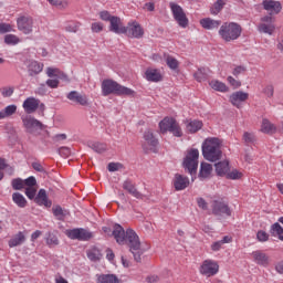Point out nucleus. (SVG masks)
Here are the masks:
<instances>
[{
    "instance_id": "obj_35",
    "label": "nucleus",
    "mask_w": 283,
    "mask_h": 283,
    "mask_svg": "<svg viewBox=\"0 0 283 283\" xmlns=\"http://www.w3.org/2000/svg\"><path fill=\"white\" fill-rule=\"evenodd\" d=\"M209 85L216 92H229L228 85L218 80L210 81Z\"/></svg>"
},
{
    "instance_id": "obj_34",
    "label": "nucleus",
    "mask_w": 283,
    "mask_h": 283,
    "mask_svg": "<svg viewBox=\"0 0 283 283\" xmlns=\"http://www.w3.org/2000/svg\"><path fill=\"white\" fill-rule=\"evenodd\" d=\"M86 255L91 262H98L101 261V258H103V253H101L98 248H92L87 250Z\"/></svg>"
},
{
    "instance_id": "obj_58",
    "label": "nucleus",
    "mask_w": 283,
    "mask_h": 283,
    "mask_svg": "<svg viewBox=\"0 0 283 283\" xmlns=\"http://www.w3.org/2000/svg\"><path fill=\"white\" fill-rule=\"evenodd\" d=\"M228 82L230 83V85H232V87H234V90H238V87L242 86V82L233 78V76H228Z\"/></svg>"
},
{
    "instance_id": "obj_46",
    "label": "nucleus",
    "mask_w": 283,
    "mask_h": 283,
    "mask_svg": "<svg viewBox=\"0 0 283 283\" xmlns=\"http://www.w3.org/2000/svg\"><path fill=\"white\" fill-rule=\"evenodd\" d=\"M19 36L14 35V34H7L4 36V43L7 45H17L19 43Z\"/></svg>"
},
{
    "instance_id": "obj_33",
    "label": "nucleus",
    "mask_w": 283,
    "mask_h": 283,
    "mask_svg": "<svg viewBox=\"0 0 283 283\" xmlns=\"http://www.w3.org/2000/svg\"><path fill=\"white\" fill-rule=\"evenodd\" d=\"M186 129L189 132V134H196V132H200V129H202V122L198 119L190 120L186 125Z\"/></svg>"
},
{
    "instance_id": "obj_39",
    "label": "nucleus",
    "mask_w": 283,
    "mask_h": 283,
    "mask_svg": "<svg viewBox=\"0 0 283 283\" xmlns=\"http://www.w3.org/2000/svg\"><path fill=\"white\" fill-rule=\"evenodd\" d=\"M45 242H46L48 247H50V248L59 247V238L56 237V234H54L52 232L46 233Z\"/></svg>"
},
{
    "instance_id": "obj_17",
    "label": "nucleus",
    "mask_w": 283,
    "mask_h": 283,
    "mask_svg": "<svg viewBox=\"0 0 283 283\" xmlns=\"http://www.w3.org/2000/svg\"><path fill=\"white\" fill-rule=\"evenodd\" d=\"M244 101H249V93L238 91L230 95V103L234 107H238V109L242 107V103H244Z\"/></svg>"
},
{
    "instance_id": "obj_16",
    "label": "nucleus",
    "mask_w": 283,
    "mask_h": 283,
    "mask_svg": "<svg viewBox=\"0 0 283 283\" xmlns=\"http://www.w3.org/2000/svg\"><path fill=\"white\" fill-rule=\"evenodd\" d=\"M129 27H127L128 36H132L133 39H143L145 36V30L138 22H129Z\"/></svg>"
},
{
    "instance_id": "obj_61",
    "label": "nucleus",
    "mask_w": 283,
    "mask_h": 283,
    "mask_svg": "<svg viewBox=\"0 0 283 283\" xmlns=\"http://www.w3.org/2000/svg\"><path fill=\"white\" fill-rule=\"evenodd\" d=\"M244 72H247V67H244V66H237L233 70L232 74H233V76H240V74H244Z\"/></svg>"
},
{
    "instance_id": "obj_10",
    "label": "nucleus",
    "mask_w": 283,
    "mask_h": 283,
    "mask_svg": "<svg viewBox=\"0 0 283 283\" xmlns=\"http://www.w3.org/2000/svg\"><path fill=\"white\" fill-rule=\"evenodd\" d=\"M67 238L71 240H80L81 242H88L94 238V233L83 228H75L66 232Z\"/></svg>"
},
{
    "instance_id": "obj_2",
    "label": "nucleus",
    "mask_w": 283,
    "mask_h": 283,
    "mask_svg": "<svg viewBox=\"0 0 283 283\" xmlns=\"http://www.w3.org/2000/svg\"><path fill=\"white\" fill-rule=\"evenodd\" d=\"M202 156L209 163H218L222 158V150L220 149V139L212 137L207 138L202 143Z\"/></svg>"
},
{
    "instance_id": "obj_40",
    "label": "nucleus",
    "mask_w": 283,
    "mask_h": 283,
    "mask_svg": "<svg viewBox=\"0 0 283 283\" xmlns=\"http://www.w3.org/2000/svg\"><path fill=\"white\" fill-rule=\"evenodd\" d=\"M261 132H263V134H273V132H275V126L271 124L269 119H263Z\"/></svg>"
},
{
    "instance_id": "obj_23",
    "label": "nucleus",
    "mask_w": 283,
    "mask_h": 283,
    "mask_svg": "<svg viewBox=\"0 0 283 283\" xmlns=\"http://www.w3.org/2000/svg\"><path fill=\"white\" fill-rule=\"evenodd\" d=\"M34 202L40 207H52V202L48 200V192L45 189H40L36 197L34 198Z\"/></svg>"
},
{
    "instance_id": "obj_1",
    "label": "nucleus",
    "mask_w": 283,
    "mask_h": 283,
    "mask_svg": "<svg viewBox=\"0 0 283 283\" xmlns=\"http://www.w3.org/2000/svg\"><path fill=\"white\" fill-rule=\"evenodd\" d=\"M112 235L117 244H126L134 256L135 262H142L143 251L140 250V238L134 229H126L123 226L115 223L113 226Z\"/></svg>"
},
{
    "instance_id": "obj_45",
    "label": "nucleus",
    "mask_w": 283,
    "mask_h": 283,
    "mask_svg": "<svg viewBox=\"0 0 283 283\" xmlns=\"http://www.w3.org/2000/svg\"><path fill=\"white\" fill-rule=\"evenodd\" d=\"M51 6L59 8V10H64L67 8V0H48Z\"/></svg>"
},
{
    "instance_id": "obj_62",
    "label": "nucleus",
    "mask_w": 283,
    "mask_h": 283,
    "mask_svg": "<svg viewBox=\"0 0 283 283\" xmlns=\"http://www.w3.org/2000/svg\"><path fill=\"white\" fill-rule=\"evenodd\" d=\"M46 85L52 90H56V87H59V80H48Z\"/></svg>"
},
{
    "instance_id": "obj_14",
    "label": "nucleus",
    "mask_w": 283,
    "mask_h": 283,
    "mask_svg": "<svg viewBox=\"0 0 283 283\" xmlns=\"http://www.w3.org/2000/svg\"><path fill=\"white\" fill-rule=\"evenodd\" d=\"M212 213L213 216H227L231 217V208L224 201L214 200L212 202Z\"/></svg>"
},
{
    "instance_id": "obj_28",
    "label": "nucleus",
    "mask_w": 283,
    "mask_h": 283,
    "mask_svg": "<svg viewBox=\"0 0 283 283\" xmlns=\"http://www.w3.org/2000/svg\"><path fill=\"white\" fill-rule=\"evenodd\" d=\"M96 283H120V279L116 274H99Z\"/></svg>"
},
{
    "instance_id": "obj_22",
    "label": "nucleus",
    "mask_w": 283,
    "mask_h": 283,
    "mask_svg": "<svg viewBox=\"0 0 283 283\" xmlns=\"http://www.w3.org/2000/svg\"><path fill=\"white\" fill-rule=\"evenodd\" d=\"M213 172V166L209 163H201L200 170L198 177L200 180H207V178H211V174Z\"/></svg>"
},
{
    "instance_id": "obj_59",
    "label": "nucleus",
    "mask_w": 283,
    "mask_h": 283,
    "mask_svg": "<svg viewBox=\"0 0 283 283\" xmlns=\"http://www.w3.org/2000/svg\"><path fill=\"white\" fill-rule=\"evenodd\" d=\"M91 30H92V32H96V33L103 32V23H101V22L92 23Z\"/></svg>"
},
{
    "instance_id": "obj_6",
    "label": "nucleus",
    "mask_w": 283,
    "mask_h": 283,
    "mask_svg": "<svg viewBox=\"0 0 283 283\" xmlns=\"http://www.w3.org/2000/svg\"><path fill=\"white\" fill-rule=\"evenodd\" d=\"M159 129L161 134H167V132H170V134H174V136L177 138L182 136V129H180V125H178V122H176V118L174 117H165L161 122H159Z\"/></svg>"
},
{
    "instance_id": "obj_12",
    "label": "nucleus",
    "mask_w": 283,
    "mask_h": 283,
    "mask_svg": "<svg viewBox=\"0 0 283 283\" xmlns=\"http://www.w3.org/2000/svg\"><path fill=\"white\" fill-rule=\"evenodd\" d=\"M18 30L23 34H32V28L34 25V20L28 15H20L17 19Z\"/></svg>"
},
{
    "instance_id": "obj_18",
    "label": "nucleus",
    "mask_w": 283,
    "mask_h": 283,
    "mask_svg": "<svg viewBox=\"0 0 283 283\" xmlns=\"http://www.w3.org/2000/svg\"><path fill=\"white\" fill-rule=\"evenodd\" d=\"M262 6L270 14H280L282 12V3L280 1L263 0Z\"/></svg>"
},
{
    "instance_id": "obj_60",
    "label": "nucleus",
    "mask_w": 283,
    "mask_h": 283,
    "mask_svg": "<svg viewBox=\"0 0 283 283\" xmlns=\"http://www.w3.org/2000/svg\"><path fill=\"white\" fill-rule=\"evenodd\" d=\"M32 168L34 171H39V174H45V168L39 161L32 163Z\"/></svg>"
},
{
    "instance_id": "obj_29",
    "label": "nucleus",
    "mask_w": 283,
    "mask_h": 283,
    "mask_svg": "<svg viewBox=\"0 0 283 283\" xmlns=\"http://www.w3.org/2000/svg\"><path fill=\"white\" fill-rule=\"evenodd\" d=\"M214 169L217 176H227L229 174V161L223 160L214 164Z\"/></svg>"
},
{
    "instance_id": "obj_8",
    "label": "nucleus",
    "mask_w": 283,
    "mask_h": 283,
    "mask_svg": "<svg viewBox=\"0 0 283 283\" xmlns=\"http://www.w3.org/2000/svg\"><path fill=\"white\" fill-rule=\"evenodd\" d=\"M169 6L174 19L175 21H177L178 25H180V28H187V25H189V19H187V14H185V10H182V7L175 2H170Z\"/></svg>"
},
{
    "instance_id": "obj_13",
    "label": "nucleus",
    "mask_w": 283,
    "mask_h": 283,
    "mask_svg": "<svg viewBox=\"0 0 283 283\" xmlns=\"http://www.w3.org/2000/svg\"><path fill=\"white\" fill-rule=\"evenodd\" d=\"M218 263L211 260L203 261L202 265L200 266V273L206 275L207 277H211L218 273L219 270Z\"/></svg>"
},
{
    "instance_id": "obj_63",
    "label": "nucleus",
    "mask_w": 283,
    "mask_h": 283,
    "mask_svg": "<svg viewBox=\"0 0 283 283\" xmlns=\"http://www.w3.org/2000/svg\"><path fill=\"white\" fill-rule=\"evenodd\" d=\"M56 72H59L57 69L49 67L46 70V75L49 76V78H53V76H56Z\"/></svg>"
},
{
    "instance_id": "obj_4",
    "label": "nucleus",
    "mask_w": 283,
    "mask_h": 283,
    "mask_svg": "<svg viewBox=\"0 0 283 283\" xmlns=\"http://www.w3.org/2000/svg\"><path fill=\"white\" fill-rule=\"evenodd\" d=\"M219 35L227 43L238 41L242 35V27L235 22H226L220 27Z\"/></svg>"
},
{
    "instance_id": "obj_53",
    "label": "nucleus",
    "mask_w": 283,
    "mask_h": 283,
    "mask_svg": "<svg viewBox=\"0 0 283 283\" xmlns=\"http://www.w3.org/2000/svg\"><path fill=\"white\" fill-rule=\"evenodd\" d=\"M197 205L199 209H202V211H207V209H209V203L207 202V200H205V198H198Z\"/></svg>"
},
{
    "instance_id": "obj_50",
    "label": "nucleus",
    "mask_w": 283,
    "mask_h": 283,
    "mask_svg": "<svg viewBox=\"0 0 283 283\" xmlns=\"http://www.w3.org/2000/svg\"><path fill=\"white\" fill-rule=\"evenodd\" d=\"M243 140H244V143H247L248 145H249V144H252V143H255V140H256L255 134L245 132V133L243 134Z\"/></svg>"
},
{
    "instance_id": "obj_15",
    "label": "nucleus",
    "mask_w": 283,
    "mask_h": 283,
    "mask_svg": "<svg viewBox=\"0 0 283 283\" xmlns=\"http://www.w3.org/2000/svg\"><path fill=\"white\" fill-rule=\"evenodd\" d=\"M108 30L114 34H127V27H124L123 20L116 15L112 18Z\"/></svg>"
},
{
    "instance_id": "obj_51",
    "label": "nucleus",
    "mask_w": 283,
    "mask_h": 283,
    "mask_svg": "<svg viewBox=\"0 0 283 283\" xmlns=\"http://www.w3.org/2000/svg\"><path fill=\"white\" fill-rule=\"evenodd\" d=\"M108 171H120L123 169V164L120 163H109L107 166Z\"/></svg>"
},
{
    "instance_id": "obj_37",
    "label": "nucleus",
    "mask_w": 283,
    "mask_h": 283,
    "mask_svg": "<svg viewBox=\"0 0 283 283\" xmlns=\"http://www.w3.org/2000/svg\"><path fill=\"white\" fill-rule=\"evenodd\" d=\"M272 235H277L279 240L283 242V228L280 226V223L275 222L272 224L270 230Z\"/></svg>"
},
{
    "instance_id": "obj_9",
    "label": "nucleus",
    "mask_w": 283,
    "mask_h": 283,
    "mask_svg": "<svg viewBox=\"0 0 283 283\" xmlns=\"http://www.w3.org/2000/svg\"><path fill=\"white\" fill-rule=\"evenodd\" d=\"M21 120L23 123V127L29 134H34V132H40L43 129V123L39 122V119L32 117L31 115H22Z\"/></svg>"
},
{
    "instance_id": "obj_30",
    "label": "nucleus",
    "mask_w": 283,
    "mask_h": 283,
    "mask_svg": "<svg viewBox=\"0 0 283 283\" xmlns=\"http://www.w3.org/2000/svg\"><path fill=\"white\" fill-rule=\"evenodd\" d=\"M25 242V234L23 232H18L13 238L9 240V247L10 249L14 247H21Z\"/></svg>"
},
{
    "instance_id": "obj_11",
    "label": "nucleus",
    "mask_w": 283,
    "mask_h": 283,
    "mask_svg": "<svg viewBox=\"0 0 283 283\" xmlns=\"http://www.w3.org/2000/svg\"><path fill=\"white\" fill-rule=\"evenodd\" d=\"M66 98L75 105H81L82 107H90V98H87V95L78 91L69 92Z\"/></svg>"
},
{
    "instance_id": "obj_41",
    "label": "nucleus",
    "mask_w": 283,
    "mask_h": 283,
    "mask_svg": "<svg viewBox=\"0 0 283 283\" xmlns=\"http://www.w3.org/2000/svg\"><path fill=\"white\" fill-rule=\"evenodd\" d=\"M259 32H262L263 34H273V32H275V24L270 23H262L259 25Z\"/></svg>"
},
{
    "instance_id": "obj_32",
    "label": "nucleus",
    "mask_w": 283,
    "mask_h": 283,
    "mask_svg": "<svg viewBox=\"0 0 283 283\" xmlns=\"http://www.w3.org/2000/svg\"><path fill=\"white\" fill-rule=\"evenodd\" d=\"M211 71L207 67H200L195 72L193 77L198 81V83H202V81H207L209 78V73Z\"/></svg>"
},
{
    "instance_id": "obj_48",
    "label": "nucleus",
    "mask_w": 283,
    "mask_h": 283,
    "mask_svg": "<svg viewBox=\"0 0 283 283\" xmlns=\"http://www.w3.org/2000/svg\"><path fill=\"white\" fill-rule=\"evenodd\" d=\"M226 176L228 180H240V178H242V172H240L238 169H234L231 172H228Z\"/></svg>"
},
{
    "instance_id": "obj_38",
    "label": "nucleus",
    "mask_w": 283,
    "mask_h": 283,
    "mask_svg": "<svg viewBox=\"0 0 283 283\" xmlns=\"http://www.w3.org/2000/svg\"><path fill=\"white\" fill-rule=\"evenodd\" d=\"M0 114H2V118H8L10 116H14V114H17V105L11 104V105L4 107V109L0 111Z\"/></svg>"
},
{
    "instance_id": "obj_43",
    "label": "nucleus",
    "mask_w": 283,
    "mask_h": 283,
    "mask_svg": "<svg viewBox=\"0 0 283 283\" xmlns=\"http://www.w3.org/2000/svg\"><path fill=\"white\" fill-rule=\"evenodd\" d=\"M2 98H10L14 94V86H2L0 88Z\"/></svg>"
},
{
    "instance_id": "obj_47",
    "label": "nucleus",
    "mask_w": 283,
    "mask_h": 283,
    "mask_svg": "<svg viewBox=\"0 0 283 283\" xmlns=\"http://www.w3.org/2000/svg\"><path fill=\"white\" fill-rule=\"evenodd\" d=\"M166 63L170 70H176L179 65L178 60L171 55L166 56Z\"/></svg>"
},
{
    "instance_id": "obj_27",
    "label": "nucleus",
    "mask_w": 283,
    "mask_h": 283,
    "mask_svg": "<svg viewBox=\"0 0 283 283\" xmlns=\"http://www.w3.org/2000/svg\"><path fill=\"white\" fill-rule=\"evenodd\" d=\"M28 72L29 76H36L38 74H41V72H43V64L36 61H31L28 64Z\"/></svg>"
},
{
    "instance_id": "obj_31",
    "label": "nucleus",
    "mask_w": 283,
    "mask_h": 283,
    "mask_svg": "<svg viewBox=\"0 0 283 283\" xmlns=\"http://www.w3.org/2000/svg\"><path fill=\"white\" fill-rule=\"evenodd\" d=\"M12 200L20 209H25V207H28V200L23 195H21V192H13Z\"/></svg>"
},
{
    "instance_id": "obj_7",
    "label": "nucleus",
    "mask_w": 283,
    "mask_h": 283,
    "mask_svg": "<svg viewBox=\"0 0 283 283\" xmlns=\"http://www.w3.org/2000/svg\"><path fill=\"white\" fill-rule=\"evenodd\" d=\"M145 143L143 144V149L144 151H153L154 154H156V151H158V138H156V136H154V132L151 129H146L144 132V136H143Z\"/></svg>"
},
{
    "instance_id": "obj_44",
    "label": "nucleus",
    "mask_w": 283,
    "mask_h": 283,
    "mask_svg": "<svg viewBox=\"0 0 283 283\" xmlns=\"http://www.w3.org/2000/svg\"><path fill=\"white\" fill-rule=\"evenodd\" d=\"M11 187L14 191H21V189H25L24 181L21 178L12 179Z\"/></svg>"
},
{
    "instance_id": "obj_49",
    "label": "nucleus",
    "mask_w": 283,
    "mask_h": 283,
    "mask_svg": "<svg viewBox=\"0 0 283 283\" xmlns=\"http://www.w3.org/2000/svg\"><path fill=\"white\" fill-rule=\"evenodd\" d=\"M23 182L27 189L36 187V178L34 176L28 177L27 179L23 180Z\"/></svg>"
},
{
    "instance_id": "obj_56",
    "label": "nucleus",
    "mask_w": 283,
    "mask_h": 283,
    "mask_svg": "<svg viewBox=\"0 0 283 283\" xmlns=\"http://www.w3.org/2000/svg\"><path fill=\"white\" fill-rule=\"evenodd\" d=\"M8 32H12V25L8 23H0V34H6Z\"/></svg>"
},
{
    "instance_id": "obj_5",
    "label": "nucleus",
    "mask_w": 283,
    "mask_h": 283,
    "mask_svg": "<svg viewBox=\"0 0 283 283\" xmlns=\"http://www.w3.org/2000/svg\"><path fill=\"white\" fill-rule=\"evenodd\" d=\"M198 158H200V151L197 148H192L184 159V169L192 176V180L193 176L198 174Z\"/></svg>"
},
{
    "instance_id": "obj_55",
    "label": "nucleus",
    "mask_w": 283,
    "mask_h": 283,
    "mask_svg": "<svg viewBox=\"0 0 283 283\" xmlns=\"http://www.w3.org/2000/svg\"><path fill=\"white\" fill-rule=\"evenodd\" d=\"M256 239L259 240V242H266L269 240V233H266L265 231L260 230L256 233Z\"/></svg>"
},
{
    "instance_id": "obj_21",
    "label": "nucleus",
    "mask_w": 283,
    "mask_h": 283,
    "mask_svg": "<svg viewBox=\"0 0 283 283\" xmlns=\"http://www.w3.org/2000/svg\"><path fill=\"white\" fill-rule=\"evenodd\" d=\"M41 103L40 99H36L34 97H28L23 104L22 107L27 114H34L36 109H39V104Z\"/></svg>"
},
{
    "instance_id": "obj_20",
    "label": "nucleus",
    "mask_w": 283,
    "mask_h": 283,
    "mask_svg": "<svg viewBox=\"0 0 283 283\" xmlns=\"http://www.w3.org/2000/svg\"><path fill=\"white\" fill-rule=\"evenodd\" d=\"M174 187L176 191H185L189 187V177L176 174L174 178Z\"/></svg>"
},
{
    "instance_id": "obj_57",
    "label": "nucleus",
    "mask_w": 283,
    "mask_h": 283,
    "mask_svg": "<svg viewBox=\"0 0 283 283\" xmlns=\"http://www.w3.org/2000/svg\"><path fill=\"white\" fill-rule=\"evenodd\" d=\"M274 92H275V90H274L273 85H268L263 90V94H265V96H268V98H273Z\"/></svg>"
},
{
    "instance_id": "obj_26",
    "label": "nucleus",
    "mask_w": 283,
    "mask_h": 283,
    "mask_svg": "<svg viewBox=\"0 0 283 283\" xmlns=\"http://www.w3.org/2000/svg\"><path fill=\"white\" fill-rule=\"evenodd\" d=\"M145 76L151 83H158V82L163 81V74H160V71H158L156 69H148L145 72Z\"/></svg>"
},
{
    "instance_id": "obj_25",
    "label": "nucleus",
    "mask_w": 283,
    "mask_h": 283,
    "mask_svg": "<svg viewBox=\"0 0 283 283\" xmlns=\"http://www.w3.org/2000/svg\"><path fill=\"white\" fill-rule=\"evenodd\" d=\"M200 24L205 30H217L222 24V21L206 18L200 20Z\"/></svg>"
},
{
    "instance_id": "obj_64",
    "label": "nucleus",
    "mask_w": 283,
    "mask_h": 283,
    "mask_svg": "<svg viewBox=\"0 0 283 283\" xmlns=\"http://www.w3.org/2000/svg\"><path fill=\"white\" fill-rule=\"evenodd\" d=\"M211 249L213 251H220V249H222V242L221 241H216L214 243L211 244Z\"/></svg>"
},
{
    "instance_id": "obj_24",
    "label": "nucleus",
    "mask_w": 283,
    "mask_h": 283,
    "mask_svg": "<svg viewBox=\"0 0 283 283\" xmlns=\"http://www.w3.org/2000/svg\"><path fill=\"white\" fill-rule=\"evenodd\" d=\"M252 258L260 266H269V255L266 253L258 250L252 252Z\"/></svg>"
},
{
    "instance_id": "obj_54",
    "label": "nucleus",
    "mask_w": 283,
    "mask_h": 283,
    "mask_svg": "<svg viewBox=\"0 0 283 283\" xmlns=\"http://www.w3.org/2000/svg\"><path fill=\"white\" fill-rule=\"evenodd\" d=\"M114 17H115V15H112V14L109 13V11H101V12H99V18L102 19V21H108V22H111L112 19H114Z\"/></svg>"
},
{
    "instance_id": "obj_36",
    "label": "nucleus",
    "mask_w": 283,
    "mask_h": 283,
    "mask_svg": "<svg viewBox=\"0 0 283 283\" xmlns=\"http://www.w3.org/2000/svg\"><path fill=\"white\" fill-rule=\"evenodd\" d=\"M88 147L96 154H104V151H107V145L98 142L88 143Z\"/></svg>"
},
{
    "instance_id": "obj_42",
    "label": "nucleus",
    "mask_w": 283,
    "mask_h": 283,
    "mask_svg": "<svg viewBox=\"0 0 283 283\" xmlns=\"http://www.w3.org/2000/svg\"><path fill=\"white\" fill-rule=\"evenodd\" d=\"M224 0H217L210 8L211 14H220V12H222V8H224Z\"/></svg>"
},
{
    "instance_id": "obj_19",
    "label": "nucleus",
    "mask_w": 283,
    "mask_h": 283,
    "mask_svg": "<svg viewBox=\"0 0 283 283\" xmlns=\"http://www.w3.org/2000/svg\"><path fill=\"white\" fill-rule=\"evenodd\" d=\"M123 189L127 191L133 198H136L137 200H143L145 198V195L140 193L134 182L132 180L127 179L123 182Z\"/></svg>"
},
{
    "instance_id": "obj_52",
    "label": "nucleus",
    "mask_w": 283,
    "mask_h": 283,
    "mask_svg": "<svg viewBox=\"0 0 283 283\" xmlns=\"http://www.w3.org/2000/svg\"><path fill=\"white\" fill-rule=\"evenodd\" d=\"M25 196L29 200L36 198V188H25Z\"/></svg>"
},
{
    "instance_id": "obj_3",
    "label": "nucleus",
    "mask_w": 283,
    "mask_h": 283,
    "mask_svg": "<svg viewBox=\"0 0 283 283\" xmlns=\"http://www.w3.org/2000/svg\"><path fill=\"white\" fill-rule=\"evenodd\" d=\"M102 94L103 96H109V94H115L116 96H132L134 91L118 84V82L114 80H104L102 82Z\"/></svg>"
}]
</instances>
